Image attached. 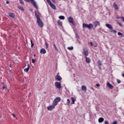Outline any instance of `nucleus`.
<instances>
[{
    "label": "nucleus",
    "mask_w": 124,
    "mask_h": 124,
    "mask_svg": "<svg viewBox=\"0 0 124 124\" xmlns=\"http://www.w3.org/2000/svg\"><path fill=\"white\" fill-rule=\"evenodd\" d=\"M24 0L26 2H31V4H32L33 5V6H34V7H35V8H36V9H37V8H38V7H37V5H36V2H35V1L34 0Z\"/></svg>",
    "instance_id": "1"
},
{
    "label": "nucleus",
    "mask_w": 124,
    "mask_h": 124,
    "mask_svg": "<svg viewBox=\"0 0 124 124\" xmlns=\"http://www.w3.org/2000/svg\"><path fill=\"white\" fill-rule=\"evenodd\" d=\"M83 28H87V29H89V30H92V28L93 27V25L92 24H86L83 23L82 25Z\"/></svg>",
    "instance_id": "2"
},
{
    "label": "nucleus",
    "mask_w": 124,
    "mask_h": 124,
    "mask_svg": "<svg viewBox=\"0 0 124 124\" xmlns=\"http://www.w3.org/2000/svg\"><path fill=\"white\" fill-rule=\"evenodd\" d=\"M67 19L69 23H71V24H72L73 26H76V22L74 21V20H73V18L72 16H70L68 17Z\"/></svg>",
    "instance_id": "3"
},
{
    "label": "nucleus",
    "mask_w": 124,
    "mask_h": 124,
    "mask_svg": "<svg viewBox=\"0 0 124 124\" xmlns=\"http://www.w3.org/2000/svg\"><path fill=\"white\" fill-rule=\"evenodd\" d=\"M37 23L39 28H43V22H42L40 18L37 19Z\"/></svg>",
    "instance_id": "4"
},
{
    "label": "nucleus",
    "mask_w": 124,
    "mask_h": 124,
    "mask_svg": "<svg viewBox=\"0 0 124 124\" xmlns=\"http://www.w3.org/2000/svg\"><path fill=\"white\" fill-rule=\"evenodd\" d=\"M47 2L49 4L52 9H56V6L52 3L50 0H46Z\"/></svg>",
    "instance_id": "5"
},
{
    "label": "nucleus",
    "mask_w": 124,
    "mask_h": 124,
    "mask_svg": "<svg viewBox=\"0 0 124 124\" xmlns=\"http://www.w3.org/2000/svg\"><path fill=\"white\" fill-rule=\"evenodd\" d=\"M55 85L58 89H61L62 88V85H61V83L56 82L55 83Z\"/></svg>",
    "instance_id": "6"
},
{
    "label": "nucleus",
    "mask_w": 124,
    "mask_h": 124,
    "mask_svg": "<svg viewBox=\"0 0 124 124\" xmlns=\"http://www.w3.org/2000/svg\"><path fill=\"white\" fill-rule=\"evenodd\" d=\"M35 16L37 19V20L38 19H40V14L39 13V12H38V11H35Z\"/></svg>",
    "instance_id": "7"
},
{
    "label": "nucleus",
    "mask_w": 124,
    "mask_h": 124,
    "mask_svg": "<svg viewBox=\"0 0 124 124\" xmlns=\"http://www.w3.org/2000/svg\"><path fill=\"white\" fill-rule=\"evenodd\" d=\"M93 26H94L95 28H96L97 26H100V23H99V22L96 21L93 22Z\"/></svg>",
    "instance_id": "8"
},
{
    "label": "nucleus",
    "mask_w": 124,
    "mask_h": 124,
    "mask_svg": "<svg viewBox=\"0 0 124 124\" xmlns=\"http://www.w3.org/2000/svg\"><path fill=\"white\" fill-rule=\"evenodd\" d=\"M113 7L114 8L115 10H119V7L116 3H113Z\"/></svg>",
    "instance_id": "9"
},
{
    "label": "nucleus",
    "mask_w": 124,
    "mask_h": 124,
    "mask_svg": "<svg viewBox=\"0 0 124 124\" xmlns=\"http://www.w3.org/2000/svg\"><path fill=\"white\" fill-rule=\"evenodd\" d=\"M62 77L59 75H57L55 78V80H57V81H62Z\"/></svg>",
    "instance_id": "10"
},
{
    "label": "nucleus",
    "mask_w": 124,
    "mask_h": 124,
    "mask_svg": "<svg viewBox=\"0 0 124 124\" xmlns=\"http://www.w3.org/2000/svg\"><path fill=\"white\" fill-rule=\"evenodd\" d=\"M107 85L108 87V88L109 89H112L114 88V86L113 85H112L111 84H110V83L108 82H107Z\"/></svg>",
    "instance_id": "11"
},
{
    "label": "nucleus",
    "mask_w": 124,
    "mask_h": 124,
    "mask_svg": "<svg viewBox=\"0 0 124 124\" xmlns=\"http://www.w3.org/2000/svg\"><path fill=\"white\" fill-rule=\"evenodd\" d=\"M106 27L108 28V29H109V30H112V29H113V27H112V25H111V24H106Z\"/></svg>",
    "instance_id": "12"
},
{
    "label": "nucleus",
    "mask_w": 124,
    "mask_h": 124,
    "mask_svg": "<svg viewBox=\"0 0 124 124\" xmlns=\"http://www.w3.org/2000/svg\"><path fill=\"white\" fill-rule=\"evenodd\" d=\"M9 15L11 18H15V15L14 13H9Z\"/></svg>",
    "instance_id": "13"
},
{
    "label": "nucleus",
    "mask_w": 124,
    "mask_h": 124,
    "mask_svg": "<svg viewBox=\"0 0 124 124\" xmlns=\"http://www.w3.org/2000/svg\"><path fill=\"white\" fill-rule=\"evenodd\" d=\"M55 108V107L52 105V106H50V107H47V109L49 111H51L52 109H54Z\"/></svg>",
    "instance_id": "14"
},
{
    "label": "nucleus",
    "mask_w": 124,
    "mask_h": 124,
    "mask_svg": "<svg viewBox=\"0 0 124 124\" xmlns=\"http://www.w3.org/2000/svg\"><path fill=\"white\" fill-rule=\"evenodd\" d=\"M83 54L85 56H88L89 55V51L88 50H85V49H83Z\"/></svg>",
    "instance_id": "15"
},
{
    "label": "nucleus",
    "mask_w": 124,
    "mask_h": 124,
    "mask_svg": "<svg viewBox=\"0 0 124 124\" xmlns=\"http://www.w3.org/2000/svg\"><path fill=\"white\" fill-rule=\"evenodd\" d=\"M40 53L41 54H46V50H45V49L44 48H42L40 50Z\"/></svg>",
    "instance_id": "16"
},
{
    "label": "nucleus",
    "mask_w": 124,
    "mask_h": 124,
    "mask_svg": "<svg viewBox=\"0 0 124 124\" xmlns=\"http://www.w3.org/2000/svg\"><path fill=\"white\" fill-rule=\"evenodd\" d=\"M28 67L24 69L25 72H28L30 70V64L27 65Z\"/></svg>",
    "instance_id": "17"
},
{
    "label": "nucleus",
    "mask_w": 124,
    "mask_h": 124,
    "mask_svg": "<svg viewBox=\"0 0 124 124\" xmlns=\"http://www.w3.org/2000/svg\"><path fill=\"white\" fill-rule=\"evenodd\" d=\"M71 99L72 101V104H74L75 103V101L76 100V99H75V98L73 97H72L71 98Z\"/></svg>",
    "instance_id": "18"
},
{
    "label": "nucleus",
    "mask_w": 124,
    "mask_h": 124,
    "mask_svg": "<svg viewBox=\"0 0 124 124\" xmlns=\"http://www.w3.org/2000/svg\"><path fill=\"white\" fill-rule=\"evenodd\" d=\"M54 100L59 103L61 101V98L60 97H57Z\"/></svg>",
    "instance_id": "19"
},
{
    "label": "nucleus",
    "mask_w": 124,
    "mask_h": 124,
    "mask_svg": "<svg viewBox=\"0 0 124 124\" xmlns=\"http://www.w3.org/2000/svg\"><path fill=\"white\" fill-rule=\"evenodd\" d=\"M104 121V119L102 117H101L99 119H98V122L99 123H103V122Z\"/></svg>",
    "instance_id": "20"
},
{
    "label": "nucleus",
    "mask_w": 124,
    "mask_h": 124,
    "mask_svg": "<svg viewBox=\"0 0 124 124\" xmlns=\"http://www.w3.org/2000/svg\"><path fill=\"white\" fill-rule=\"evenodd\" d=\"M85 59H86V62H87L88 63H89V62H91V59H90V58H87V57H86Z\"/></svg>",
    "instance_id": "21"
},
{
    "label": "nucleus",
    "mask_w": 124,
    "mask_h": 124,
    "mask_svg": "<svg viewBox=\"0 0 124 124\" xmlns=\"http://www.w3.org/2000/svg\"><path fill=\"white\" fill-rule=\"evenodd\" d=\"M81 89H82V91H87V87L86 86H85V85H82L81 87Z\"/></svg>",
    "instance_id": "22"
},
{
    "label": "nucleus",
    "mask_w": 124,
    "mask_h": 124,
    "mask_svg": "<svg viewBox=\"0 0 124 124\" xmlns=\"http://www.w3.org/2000/svg\"><path fill=\"white\" fill-rule=\"evenodd\" d=\"M102 65V64L101 63V61H100V60H98V65L99 66V67L100 68V66H101V65Z\"/></svg>",
    "instance_id": "23"
},
{
    "label": "nucleus",
    "mask_w": 124,
    "mask_h": 124,
    "mask_svg": "<svg viewBox=\"0 0 124 124\" xmlns=\"http://www.w3.org/2000/svg\"><path fill=\"white\" fill-rule=\"evenodd\" d=\"M52 105L55 107V106H56V105H58V103L57 102V101H55L54 100Z\"/></svg>",
    "instance_id": "24"
},
{
    "label": "nucleus",
    "mask_w": 124,
    "mask_h": 124,
    "mask_svg": "<svg viewBox=\"0 0 124 124\" xmlns=\"http://www.w3.org/2000/svg\"><path fill=\"white\" fill-rule=\"evenodd\" d=\"M118 35H119L120 37H124V35H123V33H122L121 32H118Z\"/></svg>",
    "instance_id": "25"
},
{
    "label": "nucleus",
    "mask_w": 124,
    "mask_h": 124,
    "mask_svg": "<svg viewBox=\"0 0 124 124\" xmlns=\"http://www.w3.org/2000/svg\"><path fill=\"white\" fill-rule=\"evenodd\" d=\"M17 7L19 9H20V10H22V11H24V8L22 6H17Z\"/></svg>",
    "instance_id": "26"
},
{
    "label": "nucleus",
    "mask_w": 124,
    "mask_h": 124,
    "mask_svg": "<svg viewBox=\"0 0 124 124\" xmlns=\"http://www.w3.org/2000/svg\"><path fill=\"white\" fill-rule=\"evenodd\" d=\"M59 19H60L61 20H64V16H61L59 17Z\"/></svg>",
    "instance_id": "27"
},
{
    "label": "nucleus",
    "mask_w": 124,
    "mask_h": 124,
    "mask_svg": "<svg viewBox=\"0 0 124 124\" xmlns=\"http://www.w3.org/2000/svg\"><path fill=\"white\" fill-rule=\"evenodd\" d=\"M58 23L59 25V26H62V22L61 21V20H58Z\"/></svg>",
    "instance_id": "28"
},
{
    "label": "nucleus",
    "mask_w": 124,
    "mask_h": 124,
    "mask_svg": "<svg viewBox=\"0 0 124 124\" xmlns=\"http://www.w3.org/2000/svg\"><path fill=\"white\" fill-rule=\"evenodd\" d=\"M110 32H114V33H117V31L111 29Z\"/></svg>",
    "instance_id": "29"
},
{
    "label": "nucleus",
    "mask_w": 124,
    "mask_h": 124,
    "mask_svg": "<svg viewBox=\"0 0 124 124\" xmlns=\"http://www.w3.org/2000/svg\"><path fill=\"white\" fill-rule=\"evenodd\" d=\"M68 50H73V46H69L67 47Z\"/></svg>",
    "instance_id": "30"
},
{
    "label": "nucleus",
    "mask_w": 124,
    "mask_h": 124,
    "mask_svg": "<svg viewBox=\"0 0 124 124\" xmlns=\"http://www.w3.org/2000/svg\"><path fill=\"white\" fill-rule=\"evenodd\" d=\"M117 24L120 26V27H123V24L121 22H117Z\"/></svg>",
    "instance_id": "31"
},
{
    "label": "nucleus",
    "mask_w": 124,
    "mask_h": 124,
    "mask_svg": "<svg viewBox=\"0 0 124 124\" xmlns=\"http://www.w3.org/2000/svg\"><path fill=\"white\" fill-rule=\"evenodd\" d=\"M53 46L56 50V51H58V48H57V46H56V45L55 44H54L53 45Z\"/></svg>",
    "instance_id": "32"
},
{
    "label": "nucleus",
    "mask_w": 124,
    "mask_h": 124,
    "mask_svg": "<svg viewBox=\"0 0 124 124\" xmlns=\"http://www.w3.org/2000/svg\"><path fill=\"white\" fill-rule=\"evenodd\" d=\"M70 103V100H69V99H68L67 104H68V105H69Z\"/></svg>",
    "instance_id": "33"
},
{
    "label": "nucleus",
    "mask_w": 124,
    "mask_h": 124,
    "mask_svg": "<svg viewBox=\"0 0 124 124\" xmlns=\"http://www.w3.org/2000/svg\"><path fill=\"white\" fill-rule=\"evenodd\" d=\"M93 47H97V44L96 43H93Z\"/></svg>",
    "instance_id": "34"
},
{
    "label": "nucleus",
    "mask_w": 124,
    "mask_h": 124,
    "mask_svg": "<svg viewBox=\"0 0 124 124\" xmlns=\"http://www.w3.org/2000/svg\"><path fill=\"white\" fill-rule=\"evenodd\" d=\"M19 1L21 4H24V1L23 0H19Z\"/></svg>",
    "instance_id": "35"
},
{
    "label": "nucleus",
    "mask_w": 124,
    "mask_h": 124,
    "mask_svg": "<svg viewBox=\"0 0 124 124\" xmlns=\"http://www.w3.org/2000/svg\"><path fill=\"white\" fill-rule=\"evenodd\" d=\"M32 63H34V62H35V60L32 59Z\"/></svg>",
    "instance_id": "36"
},
{
    "label": "nucleus",
    "mask_w": 124,
    "mask_h": 124,
    "mask_svg": "<svg viewBox=\"0 0 124 124\" xmlns=\"http://www.w3.org/2000/svg\"><path fill=\"white\" fill-rule=\"evenodd\" d=\"M76 36H77V39H79V38L80 37H79V35H78V34H76Z\"/></svg>",
    "instance_id": "37"
},
{
    "label": "nucleus",
    "mask_w": 124,
    "mask_h": 124,
    "mask_svg": "<svg viewBox=\"0 0 124 124\" xmlns=\"http://www.w3.org/2000/svg\"><path fill=\"white\" fill-rule=\"evenodd\" d=\"M119 18H121L122 19V20L123 21V22H124V17H119Z\"/></svg>",
    "instance_id": "38"
},
{
    "label": "nucleus",
    "mask_w": 124,
    "mask_h": 124,
    "mask_svg": "<svg viewBox=\"0 0 124 124\" xmlns=\"http://www.w3.org/2000/svg\"><path fill=\"white\" fill-rule=\"evenodd\" d=\"M117 81L118 84H120L121 83V80L120 79H117Z\"/></svg>",
    "instance_id": "39"
},
{
    "label": "nucleus",
    "mask_w": 124,
    "mask_h": 124,
    "mask_svg": "<svg viewBox=\"0 0 124 124\" xmlns=\"http://www.w3.org/2000/svg\"><path fill=\"white\" fill-rule=\"evenodd\" d=\"M105 124H109V123L107 121H105Z\"/></svg>",
    "instance_id": "40"
},
{
    "label": "nucleus",
    "mask_w": 124,
    "mask_h": 124,
    "mask_svg": "<svg viewBox=\"0 0 124 124\" xmlns=\"http://www.w3.org/2000/svg\"><path fill=\"white\" fill-rule=\"evenodd\" d=\"M48 43H47L46 42V48H48Z\"/></svg>",
    "instance_id": "41"
},
{
    "label": "nucleus",
    "mask_w": 124,
    "mask_h": 124,
    "mask_svg": "<svg viewBox=\"0 0 124 124\" xmlns=\"http://www.w3.org/2000/svg\"><path fill=\"white\" fill-rule=\"evenodd\" d=\"M96 87H100V84L97 83L96 84Z\"/></svg>",
    "instance_id": "42"
},
{
    "label": "nucleus",
    "mask_w": 124,
    "mask_h": 124,
    "mask_svg": "<svg viewBox=\"0 0 124 124\" xmlns=\"http://www.w3.org/2000/svg\"><path fill=\"white\" fill-rule=\"evenodd\" d=\"M52 2H53L54 3H56V0H51Z\"/></svg>",
    "instance_id": "43"
},
{
    "label": "nucleus",
    "mask_w": 124,
    "mask_h": 124,
    "mask_svg": "<svg viewBox=\"0 0 124 124\" xmlns=\"http://www.w3.org/2000/svg\"><path fill=\"white\" fill-rule=\"evenodd\" d=\"M12 116L14 117V118H16V115H15V114H13Z\"/></svg>",
    "instance_id": "44"
},
{
    "label": "nucleus",
    "mask_w": 124,
    "mask_h": 124,
    "mask_svg": "<svg viewBox=\"0 0 124 124\" xmlns=\"http://www.w3.org/2000/svg\"><path fill=\"white\" fill-rule=\"evenodd\" d=\"M90 44L91 45V46H93V44L92 42H90Z\"/></svg>",
    "instance_id": "45"
},
{
    "label": "nucleus",
    "mask_w": 124,
    "mask_h": 124,
    "mask_svg": "<svg viewBox=\"0 0 124 124\" xmlns=\"http://www.w3.org/2000/svg\"><path fill=\"white\" fill-rule=\"evenodd\" d=\"M31 47H33V43H32V44H31Z\"/></svg>",
    "instance_id": "46"
},
{
    "label": "nucleus",
    "mask_w": 124,
    "mask_h": 124,
    "mask_svg": "<svg viewBox=\"0 0 124 124\" xmlns=\"http://www.w3.org/2000/svg\"><path fill=\"white\" fill-rule=\"evenodd\" d=\"M6 3H7V4H9V2L8 1H7Z\"/></svg>",
    "instance_id": "47"
},
{
    "label": "nucleus",
    "mask_w": 124,
    "mask_h": 124,
    "mask_svg": "<svg viewBox=\"0 0 124 124\" xmlns=\"http://www.w3.org/2000/svg\"><path fill=\"white\" fill-rule=\"evenodd\" d=\"M2 89H3V90H4V89H5V87L4 86H3L2 87Z\"/></svg>",
    "instance_id": "48"
},
{
    "label": "nucleus",
    "mask_w": 124,
    "mask_h": 124,
    "mask_svg": "<svg viewBox=\"0 0 124 124\" xmlns=\"http://www.w3.org/2000/svg\"><path fill=\"white\" fill-rule=\"evenodd\" d=\"M91 89H92V90H93V91H94V89H93V88L91 87Z\"/></svg>",
    "instance_id": "49"
},
{
    "label": "nucleus",
    "mask_w": 124,
    "mask_h": 124,
    "mask_svg": "<svg viewBox=\"0 0 124 124\" xmlns=\"http://www.w3.org/2000/svg\"><path fill=\"white\" fill-rule=\"evenodd\" d=\"M31 44H32V43H32V40H31Z\"/></svg>",
    "instance_id": "50"
},
{
    "label": "nucleus",
    "mask_w": 124,
    "mask_h": 124,
    "mask_svg": "<svg viewBox=\"0 0 124 124\" xmlns=\"http://www.w3.org/2000/svg\"><path fill=\"white\" fill-rule=\"evenodd\" d=\"M122 76H123V77H124V73L122 74Z\"/></svg>",
    "instance_id": "51"
},
{
    "label": "nucleus",
    "mask_w": 124,
    "mask_h": 124,
    "mask_svg": "<svg viewBox=\"0 0 124 124\" xmlns=\"http://www.w3.org/2000/svg\"><path fill=\"white\" fill-rule=\"evenodd\" d=\"M34 57H35V54H34Z\"/></svg>",
    "instance_id": "52"
},
{
    "label": "nucleus",
    "mask_w": 124,
    "mask_h": 124,
    "mask_svg": "<svg viewBox=\"0 0 124 124\" xmlns=\"http://www.w3.org/2000/svg\"><path fill=\"white\" fill-rule=\"evenodd\" d=\"M0 118H1V117L0 116Z\"/></svg>",
    "instance_id": "53"
}]
</instances>
